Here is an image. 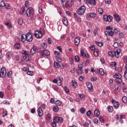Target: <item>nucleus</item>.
I'll use <instances>...</instances> for the list:
<instances>
[{
    "label": "nucleus",
    "mask_w": 127,
    "mask_h": 127,
    "mask_svg": "<svg viewBox=\"0 0 127 127\" xmlns=\"http://www.w3.org/2000/svg\"><path fill=\"white\" fill-rule=\"evenodd\" d=\"M88 16L89 17H95V16H96V13H93V12H91V13H89L88 14Z\"/></svg>",
    "instance_id": "cd10ccee"
},
{
    "label": "nucleus",
    "mask_w": 127,
    "mask_h": 127,
    "mask_svg": "<svg viewBox=\"0 0 127 127\" xmlns=\"http://www.w3.org/2000/svg\"><path fill=\"white\" fill-rule=\"evenodd\" d=\"M122 101L123 102V103H124V104H127V98L126 96H124L122 98Z\"/></svg>",
    "instance_id": "e433bc0d"
},
{
    "label": "nucleus",
    "mask_w": 127,
    "mask_h": 127,
    "mask_svg": "<svg viewBox=\"0 0 127 127\" xmlns=\"http://www.w3.org/2000/svg\"><path fill=\"white\" fill-rule=\"evenodd\" d=\"M30 54L32 55H34L35 52H36V47L34 46L30 51Z\"/></svg>",
    "instance_id": "a211bd4d"
},
{
    "label": "nucleus",
    "mask_w": 127,
    "mask_h": 127,
    "mask_svg": "<svg viewBox=\"0 0 127 127\" xmlns=\"http://www.w3.org/2000/svg\"><path fill=\"white\" fill-rule=\"evenodd\" d=\"M21 40L22 42L26 41V34H23L21 36Z\"/></svg>",
    "instance_id": "4be33fe9"
},
{
    "label": "nucleus",
    "mask_w": 127,
    "mask_h": 127,
    "mask_svg": "<svg viewBox=\"0 0 127 127\" xmlns=\"http://www.w3.org/2000/svg\"><path fill=\"white\" fill-rule=\"evenodd\" d=\"M55 104L56 106H60L62 103H61V101L60 100H57L56 101Z\"/></svg>",
    "instance_id": "c03bdc74"
},
{
    "label": "nucleus",
    "mask_w": 127,
    "mask_h": 127,
    "mask_svg": "<svg viewBox=\"0 0 127 127\" xmlns=\"http://www.w3.org/2000/svg\"><path fill=\"white\" fill-rule=\"evenodd\" d=\"M81 56H82V57H85V58H86L87 59L89 58V55L85 54V53L83 54V55H81Z\"/></svg>",
    "instance_id": "4d7b16f0"
},
{
    "label": "nucleus",
    "mask_w": 127,
    "mask_h": 127,
    "mask_svg": "<svg viewBox=\"0 0 127 127\" xmlns=\"http://www.w3.org/2000/svg\"><path fill=\"white\" fill-rule=\"evenodd\" d=\"M56 60L57 61H58L59 63H61L62 61V59H61V58H60V57H56Z\"/></svg>",
    "instance_id": "a18cd8bd"
},
{
    "label": "nucleus",
    "mask_w": 127,
    "mask_h": 127,
    "mask_svg": "<svg viewBox=\"0 0 127 127\" xmlns=\"http://www.w3.org/2000/svg\"><path fill=\"white\" fill-rule=\"evenodd\" d=\"M22 54H23V56H26V55H28L29 54L28 52L26 51H22Z\"/></svg>",
    "instance_id": "c9c22d12"
},
{
    "label": "nucleus",
    "mask_w": 127,
    "mask_h": 127,
    "mask_svg": "<svg viewBox=\"0 0 127 127\" xmlns=\"http://www.w3.org/2000/svg\"><path fill=\"white\" fill-rule=\"evenodd\" d=\"M114 18H115L116 21H117V22L121 21V17H120L119 16V15L115 14L114 15Z\"/></svg>",
    "instance_id": "aec40b11"
},
{
    "label": "nucleus",
    "mask_w": 127,
    "mask_h": 127,
    "mask_svg": "<svg viewBox=\"0 0 127 127\" xmlns=\"http://www.w3.org/2000/svg\"><path fill=\"white\" fill-rule=\"evenodd\" d=\"M80 113L81 114H84L85 113V108H81L79 110Z\"/></svg>",
    "instance_id": "49530a36"
},
{
    "label": "nucleus",
    "mask_w": 127,
    "mask_h": 127,
    "mask_svg": "<svg viewBox=\"0 0 127 127\" xmlns=\"http://www.w3.org/2000/svg\"><path fill=\"white\" fill-rule=\"evenodd\" d=\"M52 126L53 127H57V123H56L55 122H54L52 123Z\"/></svg>",
    "instance_id": "338daca9"
},
{
    "label": "nucleus",
    "mask_w": 127,
    "mask_h": 127,
    "mask_svg": "<svg viewBox=\"0 0 127 127\" xmlns=\"http://www.w3.org/2000/svg\"><path fill=\"white\" fill-rule=\"evenodd\" d=\"M94 116L96 118H99V116H100V111H99V109H96L94 111Z\"/></svg>",
    "instance_id": "412c9836"
},
{
    "label": "nucleus",
    "mask_w": 127,
    "mask_h": 127,
    "mask_svg": "<svg viewBox=\"0 0 127 127\" xmlns=\"http://www.w3.org/2000/svg\"><path fill=\"white\" fill-rule=\"evenodd\" d=\"M103 19L104 21L108 22H112V21L113 20V17L111 15H104L103 16Z\"/></svg>",
    "instance_id": "7ed1b4c3"
},
{
    "label": "nucleus",
    "mask_w": 127,
    "mask_h": 127,
    "mask_svg": "<svg viewBox=\"0 0 127 127\" xmlns=\"http://www.w3.org/2000/svg\"><path fill=\"white\" fill-rule=\"evenodd\" d=\"M83 71H84V70H83V69H77L76 70L77 73L78 75H82V74H83Z\"/></svg>",
    "instance_id": "7c9ffc66"
},
{
    "label": "nucleus",
    "mask_w": 127,
    "mask_h": 127,
    "mask_svg": "<svg viewBox=\"0 0 127 127\" xmlns=\"http://www.w3.org/2000/svg\"><path fill=\"white\" fill-rule=\"evenodd\" d=\"M51 116L50 114H48L46 116V119L47 120V121H49L50 122V121H51V118H50Z\"/></svg>",
    "instance_id": "864d4df0"
},
{
    "label": "nucleus",
    "mask_w": 127,
    "mask_h": 127,
    "mask_svg": "<svg viewBox=\"0 0 127 127\" xmlns=\"http://www.w3.org/2000/svg\"><path fill=\"white\" fill-rule=\"evenodd\" d=\"M99 73L102 75H104V74H105V72H104V69L103 68H100Z\"/></svg>",
    "instance_id": "de8ad7c7"
},
{
    "label": "nucleus",
    "mask_w": 127,
    "mask_h": 127,
    "mask_svg": "<svg viewBox=\"0 0 127 127\" xmlns=\"http://www.w3.org/2000/svg\"><path fill=\"white\" fill-rule=\"evenodd\" d=\"M124 78L127 80V70H125L124 72Z\"/></svg>",
    "instance_id": "bf43d9fd"
},
{
    "label": "nucleus",
    "mask_w": 127,
    "mask_h": 127,
    "mask_svg": "<svg viewBox=\"0 0 127 127\" xmlns=\"http://www.w3.org/2000/svg\"><path fill=\"white\" fill-rule=\"evenodd\" d=\"M5 25L6 26H7V28L9 29V28H11V24L9 23H5Z\"/></svg>",
    "instance_id": "6e6d98bb"
},
{
    "label": "nucleus",
    "mask_w": 127,
    "mask_h": 127,
    "mask_svg": "<svg viewBox=\"0 0 127 127\" xmlns=\"http://www.w3.org/2000/svg\"><path fill=\"white\" fill-rule=\"evenodd\" d=\"M26 14L28 17H30V16H34V10L32 7H29L26 10Z\"/></svg>",
    "instance_id": "f257e3e1"
},
{
    "label": "nucleus",
    "mask_w": 127,
    "mask_h": 127,
    "mask_svg": "<svg viewBox=\"0 0 127 127\" xmlns=\"http://www.w3.org/2000/svg\"><path fill=\"white\" fill-rule=\"evenodd\" d=\"M53 121L56 123L62 124L63 123V118L62 117H55L53 120Z\"/></svg>",
    "instance_id": "423d86ee"
},
{
    "label": "nucleus",
    "mask_w": 127,
    "mask_h": 127,
    "mask_svg": "<svg viewBox=\"0 0 127 127\" xmlns=\"http://www.w3.org/2000/svg\"><path fill=\"white\" fill-rule=\"evenodd\" d=\"M78 96L80 99H85V98H86V95H84V94H79Z\"/></svg>",
    "instance_id": "2f4dec72"
},
{
    "label": "nucleus",
    "mask_w": 127,
    "mask_h": 127,
    "mask_svg": "<svg viewBox=\"0 0 127 127\" xmlns=\"http://www.w3.org/2000/svg\"><path fill=\"white\" fill-rule=\"evenodd\" d=\"M89 48L90 50H92L93 51L95 49V46L94 45L91 46L90 47H89Z\"/></svg>",
    "instance_id": "e2e57ef3"
},
{
    "label": "nucleus",
    "mask_w": 127,
    "mask_h": 127,
    "mask_svg": "<svg viewBox=\"0 0 127 127\" xmlns=\"http://www.w3.org/2000/svg\"><path fill=\"white\" fill-rule=\"evenodd\" d=\"M22 70H23L24 71V72H25L26 71H28L29 70V68H28L27 67H23L22 68Z\"/></svg>",
    "instance_id": "3c124183"
},
{
    "label": "nucleus",
    "mask_w": 127,
    "mask_h": 127,
    "mask_svg": "<svg viewBox=\"0 0 127 127\" xmlns=\"http://www.w3.org/2000/svg\"><path fill=\"white\" fill-rule=\"evenodd\" d=\"M25 12V7L22 6L21 8L20 11V14H23Z\"/></svg>",
    "instance_id": "393cba45"
},
{
    "label": "nucleus",
    "mask_w": 127,
    "mask_h": 127,
    "mask_svg": "<svg viewBox=\"0 0 127 127\" xmlns=\"http://www.w3.org/2000/svg\"><path fill=\"white\" fill-rule=\"evenodd\" d=\"M7 76L8 78H11V77H12V71H9L7 73Z\"/></svg>",
    "instance_id": "473e14b6"
},
{
    "label": "nucleus",
    "mask_w": 127,
    "mask_h": 127,
    "mask_svg": "<svg viewBox=\"0 0 127 127\" xmlns=\"http://www.w3.org/2000/svg\"><path fill=\"white\" fill-rule=\"evenodd\" d=\"M0 7L4 6V1H3V0H0Z\"/></svg>",
    "instance_id": "4c0bfd02"
},
{
    "label": "nucleus",
    "mask_w": 127,
    "mask_h": 127,
    "mask_svg": "<svg viewBox=\"0 0 127 127\" xmlns=\"http://www.w3.org/2000/svg\"><path fill=\"white\" fill-rule=\"evenodd\" d=\"M108 110L109 113H113L114 112V107L111 106H108Z\"/></svg>",
    "instance_id": "b1692460"
},
{
    "label": "nucleus",
    "mask_w": 127,
    "mask_h": 127,
    "mask_svg": "<svg viewBox=\"0 0 127 127\" xmlns=\"http://www.w3.org/2000/svg\"><path fill=\"white\" fill-rule=\"evenodd\" d=\"M6 56L8 58H11L13 56V53H12V52L8 51L6 53Z\"/></svg>",
    "instance_id": "6ab92c4d"
},
{
    "label": "nucleus",
    "mask_w": 127,
    "mask_h": 127,
    "mask_svg": "<svg viewBox=\"0 0 127 127\" xmlns=\"http://www.w3.org/2000/svg\"><path fill=\"white\" fill-rule=\"evenodd\" d=\"M18 23L19 25H22V23H23V19H22V18H20L18 20Z\"/></svg>",
    "instance_id": "bb28decb"
},
{
    "label": "nucleus",
    "mask_w": 127,
    "mask_h": 127,
    "mask_svg": "<svg viewBox=\"0 0 127 127\" xmlns=\"http://www.w3.org/2000/svg\"><path fill=\"white\" fill-rule=\"evenodd\" d=\"M33 39V37L32 36V34L31 33L28 32L26 34V41L28 42H31Z\"/></svg>",
    "instance_id": "20e7f679"
},
{
    "label": "nucleus",
    "mask_w": 127,
    "mask_h": 127,
    "mask_svg": "<svg viewBox=\"0 0 127 127\" xmlns=\"http://www.w3.org/2000/svg\"><path fill=\"white\" fill-rule=\"evenodd\" d=\"M112 104H113V107L115 109H118L120 104L119 102L115 101L114 100H112L111 101Z\"/></svg>",
    "instance_id": "1a4fd4ad"
},
{
    "label": "nucleus",
    "mask_w": 127,
    "mask_h": 127,
    "mask_svg": "<svg viewBox=\"0 0 127 127\" xmlns=\"http://www.w3.org/2000/svg\"><path fill=\"white\" fill-rule=\"evenodd\" d=\"M8 115V113H7V111L6 110H5L4 111H3L2 113V117L3 118H4L5 117H6Z\"/></svg>",
    "instance_id": "a878e982"
},
{
    "label": "nucleus",
    "mask_w": 127,
    "mask_h": 127,
    "mask_svg": "<svg viewBox=\"0 0 127 127\" xmlns=\"http://www.w3.org/2000/svg\"><path fill=\"white\" fill-rule=\"evenodd\" d=\"M40 54L41 56H49L50 55V52L47 50H44L40 53Z\"/></svg>",
    "instance_id": "0eeeda50"
},
{
    "label": "nucleus",
    "mask_w": 127,
    "mask_h": 127,
    "mask_svg": "<svg viewBox=\"0 0 127 127\" xmlns=\"http://www.w3.org/2000/svg\"><path fill=\"white\" fill-rule=\"evenodd\" d=\"M121 54V49H119L114 52L115 56L117 58L120 57V54Z\"/></svg>",
    "instance_id": "2eb2a0df"
},
{
    "label": "nucleus",
    "mask_w": 127,
    "mask_h": 127,
    "mask_svg": "<svg viewBox=\"0 0 127 127\" xmlns=\"http://www.w3.org/2000/svg\"><path fill=\"white\" fill-rule=\"evenodd\" d=\"M109 36H114V32L111 30H109Z\"/></svg>",
    "instance_id": "052dcab7"
},
{
    "label": "nucleus",
    "mask_w": 127,
    "mask_h": 127,
    "mask_svg": "<svg viewBox=\"0 0 127 127\" xmlns=\"http://www.w3.org/2000/svg\"><path fill=\"white\" fill-rule=\"evenodd\" d=\"M124 62L125 64H127V56L125 57L124 59Z\"/></svg>",
    "instance_id": "774afa93"
},
{
    "label": "nucleus",
    "mask_w": 127,
    "mask_h": 127,
    "mask_svg": "<svg viewBox=\"0 0 127 127\" xmlns=\"http://www.w3.org/2000/svg\"><path fill=\"white\" fill-rule=\"evenodd\" d=\"M111 66H112V67H116L117 66V63L116 62H112L110 64Z\"/></svg>",
    "instance_id": "09e8293b"
},
{
    "label": "nucleus",
    "mask_w": 127,
    "mask_h": 127,
    "mask_svg": "<svg viewBox=\"0 0 127 127\" xmlns=\"http://www.w3.org/2000/svg\"><path fill=\"white\" fill-rule=\"evenodd\" d=\"M53 110L54 112H58L59 111V107L58 106H54Z\"/></svg>",
    "instance_id": "72a5a7b5"
},
{
    "label": "nucleus",
    "mask_w": 127,
    "mask_h": 127,
    "mask_svg": "<svg viewBox=\"0 0 127 127\" xmlns=\"http://www.w3.org/2000/svg\"><path fill=\"white\" fill-rule=\"evenodd\" d=\"M74 60L76 61V62H80V58H79V56H76L74 57Z\"/></svg>",
    "instance_id": "a19ab883"
},
{
    "label": "nucleus",
    "mask_w": 127,
    "mask_h": 127,
    "mask_svg": "<svg viewBox=\"0 0 127 127\" xmlns=\"http://www.w3.org/2000/svg\"><path fill=\"white\" fill-rule=\"evenodd\" d=\"M86 11V7L85 6H81L78 10L77 13L79 15H83L84 13Z\"/></svg>",
    "instance_id": "f03ea898"
},
{
    "label": "nucleus",
    "mask_w": 127,
    "mask_h": 127,
    "mask_svg": "<svg viewBox=\"0 0 127 127\" xmlns=\"http://www.w3.org/2000/svg\"><path fill=\"white\" fill-rule=\"evenodd\" d=\"M39 13H40V14H41V13H42V7L41 6H40L39 7Z\"/></svg>",
    "instance_id": "69168bd1"
},
{
    "label": "nucleus",
    "mask_w": 127,
    "mask_h": 127,
    "mask_svg": "<svg viewBox=\"0 0 127 127\" xmlns=\"http://www.w3.org/2000/svg\"><path fill=\"white\" fill-rule=\"evenodd\" d=\"M113 78L115 79H121L122 78V74L120 73H115L114 75L113 76Z\"/></svg>",
    "instance_id": "4468645a"
},
{
    "label": "nucleus",
    "mask_w": 127,
    "mask_h": 127,
    "mask_svg": "<svg viewBox=\"0 0 127 127\" xmlns=\"http://www.w3.org/2000/svg\"><path fill=\"white\" fill-rule=\"evenodd\" d=\"M103 11L104 10H103V8H98V12H99L100 14H102Z\"/></svg>",
    "instance_id": "5fc2aeb1"
},
{
    "label": "nucleus",
    "mask_w": 127,
    "mask_h": 127,
    "mask_svg": "<svg viewBox=\"0 0 127 127\" xmlns=\"http://www.w3.org/2000/svg\"><path fill=\"white\" fill-rule=\"evenodd\" d=\"M86 2L91 5H96V0H87Z\"/></svg>",
    "instance_id": "ddd939ff"
},
{
    "label": "nucleus",
    "mask_w": 127,
    "mask_h": 127,
    "mask_svg": "<svg viewBox=\"0 0 127 127\" xmlns=\"http://www.w3.org/2000/svg\"><path fill=\"white\" fill-rule=\"evenodd\" d=\"M34 34L36 38H41L42 37V31H41L37 30L35 31Z\"/></svg>",
    "instance_id": "39448f33"
},
{
    "label": "nucleus",
    "mask_w": 127,
    "mask_h": 127,
    "mask_svg": "<svg viewBox=\"0 0 127 127\" xmlns=\"http://www.w3.org/2000/svg\"><path fill=\"white\" fill-rule=\"evenodd\" d=\"M81 41V38L77 37L74 39V44L76 46H78Z\"/></svg>",
    "instance_id": "9d476101"
},
{
    "label": "nucleus",
    "mask_w": 127,
    "mask_h": 127,
    "mask_svg": "<svg viewBox=\"0 0 127 127\" xmlns=\"http://www.w3.org/2000/svg\"><path fill=\"white\" fill-rule=\"evenodd\" d=\"M67 4L68 5V6H72V5H73V2H72V0H69L67 1Z\"/></svg>",
    "instance_id": "37998d69"
},
{
    "label": "nucleus",
    "mask_w": 127,
    "mask_h": 127,
    "mask_svg": "<svg viewBox=\"0 0 127 127\" xmlns=\"http://www.w3.org/2000/svg\"><path fill=\"white\" fill-rule=\"evenodd\" d=\"M96 44L98 45V46H99V47H101V46H103L104 44L102 42H98L97 41H95Z\"/></svg>",
    "instance_id": "ea45409f"
},
{
    "label": "nucleus",
    "mask_w": 127,
    "mask_h": 127,
    "mask_svg": "<svg viewBox=\"0 0 127 127\" xmlns=\"http://www.w3.org/2000/svg\"><path fill=\"white\" fill-rule=\"evenodd\" d=\"M84 66L82 64H80L78 65V69L83 70V67Z\"/></svg>",
    "instance_id": "8fccbe9b"
},
{
    "label": "nucleus",
    "mask_w": 127,
    "mask_h": 127,
    "mask_svg": "<svg viewBox=\"0 0 127 127\" xmlns=\"http://www.w3.org/2000/svg\"><path fill=\"white\" fill-rule=\"evenodd\" d=\"M55 55L56 56V57H60V52L57 51H55Z\"/></svg>",
    "instance_id": "79ce46f5"
},
{
    "label": "nucleus",
    "mask_w": 127,
    "mask_h": 127,
    "mask_svg": "<svg viewBox=\"0 0 127 127\" xmlns=\"http://www.w3.org/2000/svg\"><path fill=\"white\" fill-rule=\"evenodd\" d=\"M86 86L88 89V91H89L90 92H93V85H92V84L90 82H87L86 83Z\"/></svg>",
    "instance_id": "9b49d317"
},
{
    "label": "nucleus",
    "mask_w": 127,
    "mask_h": 127,
    "mask_svg": "<svg viewBox=\"0 0 127 127\" xmlns=\"http://www.w3.org/2000/svg\"><path fill=\"white\" fill-rule=\"evenodd\" d=\"M71 85L73 88H76L77 87V82L74 80L71 81Z\"/></svg>",
    "instance_id": "c85d7f7f"
},
{
    "label": "nucleus",
    "mask_w": 127,
    "mask_h": 127,
    "mask_svg": "<svg viewBox=\"0 0 127 127\" xmlns=\"http://www.w3.org/2000/svg\"><path fill=\"white\" fill-rule=\"evenodd\" d=\"M0 74L1 75V78H4L6 75V70L4 67H2L0 69Z\"/></svg>",
    "instance_id": "6e6552de"
},
{
    "label": "nucleus",
    "mask_w": 127,
    "mask_h": 127,
    "mask_svg": "<svg viewBox=\"0 0 127 127\" xmlns=\"http://www.w3.org/2000/svg\"><path fill=\"white\" fill-rule=\"evenodd\" d=\"M4 6H5L6 9H10V5H9V3H6L4 4Z\"/></svg>",
    "instance_id": "58836bf2"
},
{
    "label": "nucleus",
    "mask_w": 127,
    "mask_h": 127,
    "mask_svg": "<svg viewBox=\"0 0 127 127\" xmlns=\"http://www.w3.org/2000/svg\"><path fill=\"white\" fill-rule=\"evenodd\" d=\"M54 65L55 68H59V67H60V64L57 62H54Z\"/></svg>",
    "instance_id": "f704fd0d"
},
{
    "label": "nucleus",
    "mask_w": 127,
    "mask_h": 127,
    "mask_svg": "<svg viewBox=\"0 0 127 127\" xmlns=\"http://www.w3.org/2000/svg\"><path fill=\"white\" fill-rule=\"evenodd\" d=\"M62 21L63 24H64L65 26H67V25H68V20H67V18H66L65 17H63Z\"/></svg>",
    "instance_id": "dca6fc26"
},
{
    "label": "nucleus",
    "mask_w": 127,
    "mask_h": 127,
    "mask_svg": "<svg viewBox=\"0 0 127 127\" xmlns=\"http://www.w3.org/2000/svg\"><path fill=\"white\" fill-rule=\"evenodd\" d=\"M114 52H112V51H110L108 52V55H109V56H111L112 57H114Z\"/></svg>",
    "instance_id": "13d9d810"
},
{
    "label": "nucleus",
    "mask_w": 127,
    "mask_h": 127,
    "mask_svg": "<svg viewBox=\"0 0 127 127\" xmlns=\"http://www.w3.org/2000/svg\"><path fill=\"white\" fill-rule=\"evenodd\" d=\"M99 121L100 122H101V123H105V120H104V118H103V117H100Z\"/></svg>",
    "instance_id": "0e129e2a"
},
{
    "label": "nucleus",
    "mask_w": 127,
    "mask_h": 127,
    "mask_svg": "<svg viewBox=\"0 0 127 127\" xmlns=\"http://www.w3.org/2000/svg\"><path fill=\"white\" fill-rule=\"evenodd\" d=\"M39 117H42L43 116V111L41 107H39L37 110Z\"/></svg>",
    "instance_id": "f8f14e48"
},
{
    "label": "nucleus",
    "mask_w": 127,
    "mask_h": 127,
    "mask_svg": "<svg viewBox=\"0 0 127 127\" xmlns=\"http://www.w3.org/2000/svg\"><path fill=\"white\" fill-rule=\"evenodd\" d=\"M91 115V110H88L86 113V115L87 116V117H90Z\"/></svg>",
    "instance_id": "680f3d73"
},
{
    "label": "nucleus",
    "mask_w": 127,
    "mask_h": 127,
    "mask_svg": "<svg viewBox=\"0 0 127 127\" xmlns=\"http://www.w3.org/2000/svg\"><path fill=\"white\" fill-rule=\"evenodd\" d=\"M14 47L15 49H19V48H20V44H19V43H16L14 45Z\"/></svg>",
    "instance_id": "c756f323"
},
{
    "label": "nucleus",
    "mask_w": 127,
    "mask_h": 127,
    "mask_svg": "<svg viewBox=\"0 0 127 127\" xmlns=\"http://www.w3.org/2000/svg\"><path fill=\"white\" fill-rule=\"evenodd\" d=\"M122 78H116L115 79V83H116V84L121 85V84H122Z\"/></svg>",
    "instance_id": "5701e85b"
},
{
    "label": "nucleus",
    "mask_w": 127,
    "mask_h": 127,
    "mask_svg": "<svg viewBox=\"0 0 127 127\" xmlns=\"http://www.w3.org/2000/svg\"><path fill=\"white\" fill-rule=\"evenodd\" d=\"M27 74L29 75V76H33V72H32V71H28L27 72Z\"/></svg>",
    "instance_id": "603ef678"
},
{
    "label": "nucleus",
    "mask_w": 127,
    "mask_h": 127,
    "mask_svg": "<svg viewBox=\"0 0 127 127\" xmlns=\"http://www.w3.org/2000/svg\"><path fill=\"white\" fill-rule=\"evenodd\" d=\"M23 59L25 61H30L31 60V57L29 55L23 56Z\"/></svg>",
    "instance_id": "f3484780"
}]
</instances>
